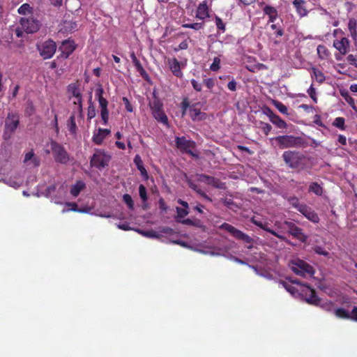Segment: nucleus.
Here are the masks:
<instances>
[{
    "mask_svg": "<svg viewBox=\"0 0 357 357\" xmlns=\"http://www.w3.org/2000/svg\"><path fill=\"white\" fill-rule=\"evenodd\" d=\"M204 84L208 89H212L215 86V81L212 78H206L204 79Z\"/></svg>",
    "mask_w": 357,
    "mask_h": 357,
    "instance_id": "50",
    "label": "nucleus"
},
{
    "mask_svg": "<svg viewBox=\"0 0 357 357\" xmlns=\"http://www.w3.org/2000/svg\"><path fill=\"white\" fill-rule=\"evenodd\" d=\"M67 126H68L69 131L72 134H75L76 132L77 126H76L75 117L74 114H72L70 116L69 119L68 120Z\"/></svg>",
    "mask_w": 357,
    "mask_h": 357,
    "instance_id": "34",
    "label": "nucleus"
},
{
    "mask_svg": "<svg viewBox=\"0 0 357 357\" xmlns=\"http://www.w3.org/2000/svg\"><path fill=\"white\" fill-rule=\"evenodd\" d=\"M68 93L74 98L81 96L80 89L76 84H71L68 86Z\"/></svg>",
    "mask_w": 357,
    "mask_h": 357,
    "instance_id": "29",
    "label": "nucleus"
},
{
    "mask_svg": "<svg viewBox=\"0 0 357 357\" xmlns=\"http://www.w3.org/2000/svg\"><path fill=\"white\" fill-rule=\"evenodd\" d=\"M333 46L340 52L341 54L345 55L349 52L350 42L348 38L344 37L340 40H334Z\"/></svg>",
    "mask_w": 357,
    "mask_h": 357,
    "instance_id": "16",
    "label": "nucleus"
},
{
    "mask_svg": "<svg viewBox=\"0 0 357 357\" xmlns=\"http://www.w3.org/2000/svg\"><path fill=\"white\" fill-rule=\"evenodd\" d=\"M259 128L264 132L266 135H268L272 130V127L270 124L264 122H260Z\"/></svg>",
    "mask_w": 357,
    "mask_h": 357,
    "instance_id": "47",
    "label": "nucleus"
},
{
    "mask_svg": "<svg viewBox=\"0 0 357 357\" xmlns=\"http://www.w3.org/2000/svg\"><path fill=\"white\" fill-rule=\"evenodd\" d=\"M299 212L302 213L307 219L314 223H317L319 221L318 215L314 212V210L305 204L302 208H300Z\"/></svg>",
    "mask_w": 357,
    "mask_h": 357,
    "instance_id": "17",
    "label": "nucleus"
},
{
    "mask_svg": "<svg viewBox=\"0 0 357 357\" xmlns=\"http://www.w3.org/2000/svg\"><path fill=\"white\" fill-rule=\"evenodd\" d=\"M182 26L183 28H188V29H192L196 31L200 30L203 29V24L202 23H192V24H183Z\"/></svg>",
    "mask_w": 357,
    "mask_h": 357,
    "instance_id": "44",
    "label": "nucleus"
},
{
    "mask_svg": "<svg viewBox=\"0 0 357 357\" xmlns=\"http://www.w3.org/2000/svg\"><path fill=\"white\" fill-rule=\"evenodd\" d=\"M134 163L136 165L137 169L140 172L141 175L143 176L144 180H147L149 178V175L147 171L144 167L143 161L141 157L139 155H136L134 158Z\"/></svg>",
    "mask_w": 357,
    "mask_h": 357,
    "instance_id": "21",
    "label": "nucleus"
},
{
    "mask_svg": "<svg viewBox=\"0 0 357 357\" xmlns=\"http://www.w3.org/2000/svg\"><path fill=\"white\" fill-rule=\"evenodd\" d=\"M139 197L142 199L144 204L147 202L148 197L146 193V189L143 185H139Z\"/></svg>",
    "mask_w": 357,
    "mask_h": 357,
    "instance_id": "42",
    "label": "nucleus"
},
{
    "mask_svg": "<svg viewBox=\"0 0 357 357\" xmlns=\"http://www.w3.org/2000/svg\"><path fill=\"white\" fill-rule=\"evenodd\" d=\"M176 144L178 149L189 153H192V149L195 146L194 142L187 139L185 137H176Z\"/></svg>",
    "mask_w": 357,
    "mask_h": 357,
    "instance_id": "12",
    "label": "nucleus"
},
{
    "mask_svg": "<svg viewBox=\"0 0 357 357\" xmlns=\"http://www.w3.org/2000/svg\"><path fill=\"white\" fill-rule=\"evenodd\" d=\"M284 225L289 234L302 242L307 241V237L303 233L302 229L297 227L294 223L291 222H284Z\"/></svg>",
    "mask_w": 357,
    "mask_h": 357,
    "instance_id": "9",
    "label": "nucleus"
},
{
    "mask_svg": "<svg viewBox=\"0 0 357 357\" xmlns=\"http://www.w3.org/2000/svg\"><path fill=\"white\" fill-rule=\"evenodd\" d=\"M220 229H225L229 232L234 238L242 240L245 243H251L253 240L251 237L243 233V231L237 229L232 225L228 223H223L220 226Z\"/></svg>",
    "mask_w": 357,
    "mask_h": 357,
    "instance_id": "6",
    "label": "nucleus"
},
{
    "mask_svg": "<svg viewBox=\"0 0 357 357\" xmlns=\"http://www.w3.org/2000/svg\"><path fill=\"white\" fill-rule=\"evenodd\" d=\"M136 231L146 237L154 238H158L160 237L159 234L153 230L141 231L139 229H137Z\"/></svg>",
    "mask_w": 357,
    "mask_h": 357,
    "instance_id": "40",
    "label": "nucleus"
},
{
    "mask_svg": "<svg viewBox=\"0 0 357 357\" xmlns=\"http://www.w3.org/2000/svg\"><path fill=\"white\" fill-rule=\"evenodd\" d=\"M154 118L159 122L162 123L164 125H168V119L164 111L162 109L160 111H155L153 114Z\"/></svg>",
    "mask_w": 357,
    "mask_h": 357,
    "instance_id": "27",
    "label": "nucleus"
},
{
    "mask_svg": "<svg viewBox=\"0 0 357 357\" xmlns=\"http://www.w3.org/2000/svg\"><path fill=\"white\" fill-rule=\"evenodd\" d=\"M345 120L343 117H337L333 122V126L338 128L339 129L344 130H345L344 126Z\"/></svg>",
    "mask_w": 357,
    "mask_h": 357,
    "instance_id": "37",
    "label": "nucleus"
},
{
    "mask_svg": "<svg viewBox=\"0 0 357 357\" xmlns=\"http://www.w3.org/2000/svg\"><path fill=\"white\" fill-rule=\"evenodd\" d=\"M293 6L295 8L297 14L303 17L307 15L308 11L305 7V1L304 0H294Z\"/></svg>",
    "mask_w": 357,
    "mask_h": 357,
    "instance_id": "18",
    "label": "nucleus"
},
{
    "mask_svg": "<svg viewBox=\"0 0 357 357\" xmlns=\"http://www.w3.org/2000/svg\"><path fill=\"white\" fill-rule=\"evenodd\" d=\"M309 192L315 194L316 195H321L323 192L322 187L316 182L312 183L309 187Z\"/></svg>",
    "mask_w": 357,
    "mask_h": 357,
    "instance_id": "33",
    "label": "nucleus"
},
{
    "mask_svg": "<svg viewBox=\"0 0 357 357\" xmlns=\"http://www.w3.org/2000/svg\"><path fill=\"white\" fill-rule=\"evenodd\" d=\"M312 73L313 76L315 77L316 80L319 83H321L325 80V76L324 75L323 73L321 70L315 68H313Z\"/></svg>",
    "mask_w": 357,
    "mask_h": 357,
    "instance_id": "39",
    "label": "nucleus"
},
{
    "mask_svg": "<svg viewBox=\"0 0 357 357\" xmlns=\"http://www.w3.org/2000/svg\"><path fill=\"white\" fill-rule=\"evenodd\" d=\"M20 25L22 29L28 33L36 32L40 26V23L34 17H22L20 20Z\"/></svg>",
    "mask_w": 357,
    "mask_h": 357,
    "instance_id": "5",
    "label": "nucleus"
},
{
    "mask_svg": "<svg viewBox=\"0 0 357 357\" xmlns=\"http://www.w3.org/2000/svg\"><path fill=\"white\" fill-rule=\"evenodd\" d=\"M272 104L278 109V111L280 113H282L283 114H287V115L289 114L287 107L284 104H282L281 102L276 100H273Z\"/></svg>",
    "mask_w": 357,
    "mask_h": 357,
    "instance_id": "35",
    "label": "nucleus"
},
{
    "mask_svg": "<svg viewBox=\"0 0 357 357\" xmlns=\"http://www.w3.org/2000/svg\"><path fill=\"white\" fill-rule=\"evenodd\" d=\"M31 9L32 8L29 4L24 3L18 8V13L20 15H26L27 13H31Z\"/></svg>",
    "mask_w": 357,
    "mask_h": 357,
    "instance_id": "45",
    "label": "nucleus"
},
{
    "mask_svg": "<svg viewBox=\"0 0 357 357\" xmlns=\"http://www.w3.org/2000/svg\"><path fill=\"white\" fill-rule=\"evenodd\" d=\"M50 145L56 162L67 164L70 161V155L61 144L52 140Z\"/></svg>",
    "mask_w": 357,
    "mask_h": 357,
    "instance_id": "2",
    "label": "nucleus"
},
{
    "mask_svg": "<svg viewBox=\"0 0 357 357\" xmlns=\"http://www.w3.org/2000/svg\"><path fill=\"white\" fill-rule=\"evenodd\" d=\"M190 186L194 190L197 191L199 194H200L203 197H204L205 199H206L208 200H211L210 198L204 192H202L201 190L198 189L197 186L195 184L190 183Z\"/></svg>",
    "mask_w": 357,
    "mask_h": 357,
    "instance_id": "52",
    "label": "nucleus"
},
{
    "mask_svg": "<svg viewBox=\"0 0 357 357\" xmlns=\"http://www.w3.org/2000/svg\"><path fill=\"white\" fill-rule=\"evenodd\" d=\"M101 110H107L108 101L103 97L98 100Z\"/></svg>",
    "mask_w": 357,
    "mask_h": 357,
    "instance_id": "51",
    "label": "nucleus"
},
{
    "mask_svg": "<svg viewBox=\"0 0 357 357\" xmlns=\"http://www.w3.org/2000/svg\"><path fill=\"white\" fill-rule=\"evenodd\" d=\"M65 29L68 31H73L77 29V25L75 22L72 21L65 22Z\"/></svg>",
    "mask_w": 357,
    "mask_h": 357,
    "instance_id": "48",
    "label": "nucleus"
},
{
    "mask_svg": "<svg viewBox=\"0 0 357 357\" xmlns=\"http://www.w3.org/2000/svg\"><path fill=\"white\" fill-rule=\"evenodd\" d=\"M167 64L172 74L176 77L183 76L182 69L186 66V61H178L176 58L168 59Z\"/></svg>",
    "mask_w": 357,
    "mask_h": 357,
    "instance_id": "7",
    "label": "nucleus"
},
{
    "mask_svg": "<svg viewBox=\"0 0 357 357\" xmlns=\"http://www.w3.org/2000/svg\"><path fill=\"white\" fill-rule=\"evenodd\" d=\"M303 291L305 292L304 299L307 303L314 305H321V300L316 296L314 289L305 286Z\"/></svg>",
    "mask_w": 357,
    "mask_h": 357,
    "instance_id": "14",
    "label": "nucleus"
},
{
    "mask_svg": "<svg viewBox=\"0 0 357 357\" xmlns=\"http://www.w3.org/2000/svg\"><path fill=\"white\" fill-rule=\"evenodd\" d=\"M193 89L197 91H201L202 89V84L198 82L197 80L192 79L190 81Z\"/></svg>",
    "mask_w": 357,
    "mask_h": 357,
    "instance_id": "54",
    "label": "nucleus"
},
{
    "mask_svg": "<svg viewBox=\"0 0 357 357\" xmlns=\"http://www.w3.org/2000/svg\"><path fill=\"white\" fill-rule=\"evenodd\" d=\"M314 251L316 253L319 254V255H324V256H326L328 255V252L326 251L324 248H322L321 247H316L314 248Z\"/></svg>",
    "mask_w": 357,
    "mask_h": 357,
    "instance_id": "64",
    "label": "nucleus"
},
{
    "mask_svg": "<svg viewBox=\"0 0 357 357\" xmlns=\"http://www.w3.org/2000/svg\"><path fill=\"white\" fill-rule=\"evenodd\" d=\"M123 102L125 103L126 105V109L128 112H132V105H130L128 99L126 98V97H123Z\"/></svg>",
    "mask_w": 357,
    "mask_h": 357,
    "instance_id": "63",
    "label": "nucleus"
},
{
    "mask_svg": "<svg viewBox=\"0 0 357 357\" xmlns=\"http://www.w3.org/2000/svg\"><path fill=\"white\" fill-rule=\"evenodd\" d=\"M178 218H184L188 214V210L186 208H176Z\"/></svg>",
    "mask_w": 357,
    "mask_h": 357,
    "instance_id": "57",
    "label": "nucleus"
},
{
    "mask_svg": "<svg viewBox=\"0 0 357 357\" xmlns=\"http://www.w3.org/2000/svg\"><path fill=\"white\" fill-rule=\"evenodd\" d=\"M84 188L85 183L82 181H77L76 183L71 187L70 194L74 197H76Z\"/></svg>",
    "mask_w": 357,
    "mask_h": 357,
    "instance_id": "26",
    "label": "nucleus"
},
{
    "mask_svg": "<svg viewBox=\"0 0 357 357\" xmlns=\"http://www.w3.org/2000/svg\"><path fill=\"white\" fill-rule=\"evenodd\" d=\"M289 267L295 274L303 278H311L314 273V268L312 266L299 259L291 261Z\"/></svg>",
    "mask_w": 357,
    "mask_h": 357,
    "instance_id": "1",
    "label": "nucleus"
},
{
    "mask_svg": "<svg viewBox=\"0 0 357 357\" xmlns=\"http://www.w3.org/2000/svg\"><path fill=\"white\" fill-rule=\"evenodd\" d=\"M208 17V8L205 1L199 3L196 13V17L199 20H204Z\"/></svg>",
    "mask_w": 357,
    "mask_h": 357,
    "instance_id": "20",
    "label": "nucleus"
},
{
    "mask_svg": "<svg viewBox=\"0 0 357 357\" xmlns=\"http://www.w3.org/2000/svg\"><path fill=\"white\" fill-rule=\"evenodd\" d=\"M189 115L192 120L194 121H202L206 117V114L202 113L200 111V109L196 108L195 105H192L190 107Z\"/></svg>",
    "mask_w": 357,
    "mask_h": 357,
    "instance_id": "19",
    "label": "nucleus"
},
{
    "mask_svg": "<svg viewBox=\"0 0 357 357\" xmlns=\"http://www.w3.org/2000/svg\"><path fill=\"white\" fill-rule=\"evenodd\" d=\"M279 285L282 286L288 292H289L292 296L295 297H296L297 295H300V294L298 292V290L296 289V288L291 284H287V282H281L279 283Z\"/></svg>",
    "mask_w": 357,
    "mask_h": 357,
    "instance_id": "30",
    "label": "nucleus"
},
{
    "mask_svg": "<svg viewBox=\"0 0 357 357\" xmlns=\"http://www.w3.org/2000/svg\"><path fill=\"white\" fill-rule=\"evenodd\" d=\"M282 158L286 164L292 168L297 167L301 163V155L298 152L284 151Z\"/></svg>",
    "mask_w": 357,
    "mask_h": 357,
    "instance_id": "8",
    "label": "nucleus"
},
{
    "mask_svg": "<svg viewBox=\"0 0 357 357\" xmlns=\"http://www.w3.org/2000/svg\"><path fill=\"white\" fill-rule=\"evenodd\" d=\"M19 124V116L17 114L10 112L8 114L5 122L6 132H13L17 128Z\"/></svg>",
    "mask_w": 357,
    "mask_h": 357,
    "instance_id": "11",
    "label": "nucleus"
},
{
    "mask_svg": "<svg viewBox=\"0 0 357 357\" xmlns=\"http://www.w3.org/2000/svg\"><path fill=\"white\" fill-rule=\"evenodd\" d=\"M188 47V43L187 40H184V41L181 42L177 47L174 48V51L178 52L179 50H186Z\"/></svg>",
    "mask_w": 357,
    "mask_h": 357,
    "instance_id": "58",
    "label": "nucleus"
},
{
    "mask_svg": "<svg viewBox=\"0 0 357 357\" xmlns=\"http://www.w3.org/2000/svg\"><path fill=\"white\" fill-rule=\"evenodd\" d=\"M215 24L218 29L222 30L223 31H225V24L220 17H215Z\"/></svg>",
    "mask_w": 357,
    "mask_h": 357,
    "instance_id": "61",
    "label": "nucleus"
},
{
    "mask_svg": "<svg viewBox=\"0 0 357 357\" xmlns=\"http://www.w3.org/2000/svg\"><path fill=\"white\" fill-rule=\"evenodd\" d=\"M199 181L211 185L216 188H220L219 180L215 178L214 177L206 176L204 174H201L199 176Z\"/></svg>",
    "mask_w": 357,
    "mask_h": 357,
    "instance_id": "22",
    "label": "nucleus"
},
{
    "mask_svg": "<svg viewBox=\"0 0 357 357\" xmlns=\"http://www.w3.org/2000/svg\"><path fill=\"white\" fill-rule=\"evenodd\" d=\"M317 50L318 56L321 59H326L328 57L329 52H328V49L324 45H318Z\"/></svg>",
    "mask_w": 357,
    "mask_h": 357,
    "instance_id": "31",
    "label": "nucleus"
},
{
    "mask_svg": "<svg viewBox=\"0 0 357 357\" xmlns=\"http://www.w3.org/2000/svg\"><path fill=\"white\" fill-rule=\"evenodd\" d=\"M307 93H308L309 96H310V98L314 100V102H317V98L316 96V91H315V89L312 86H311L309 88V89L307 90Z\"/></svg>",
    "mask_w": 357,
    "mask_h": 357,
    "instance_id": "55",
    "label": "nucleus"
},
{
    "mask_svg": "<svg viewBox=\"0 0 357 357\" xmlns=\"http://www.w3.org/2000/svg\"><path fill=\"white\" fill-rule=\"evenodd\" d=\"M109 160V155L102 150H97L91 158V165L98 169H102L108 165Z\"/></svg>",
    "mask_w": 357,
    "mask_h": 357,
    "instance_id": "4",
    "label": "nucleus"
},
{
    "mask_svg": "<svg viewBox=\"0 0 357 357\" xmlns=\"http://www.w3.org/2000/svg\"><path fill=\"white\" fill-rule=\"evenodd\" d=\"M65 204H66V206H70L71 208H68V209H66V208L63 209L62 210L63 213L68 212L70 211L79 212V213H87L88 212L86 210L77 208V205L75 202H66Z\"/></svg>",
    "mask_w": 357,
    "mask_h": 357,
    "instance_id": "32",
    "label": "nucleus"
},
{
    "mask_svg": "<svg viewBox=\"0 0 357 357\" xmlns=\"http://www.w3.org/2000/svg\"><path fill=\"white\" fill-rule=\"evenodd\" d=\"M103 93L104 89L102 86L101 85H98L95 92V96L97 100L103 98Z\"/></svg>",
    "mask_w": 357,
    "mask_h": 357,
    "instance_id": "53",
    "label": "nucleus"
},
{
    "mask_svg": "<svg viewBox=\"0 0 357 357\" xmlns=\"http://www.w3.org/2000/svg\"><path fill=\"white\" fill-rule=\"evenodd\" d=\"M0 181L3 182L6 185L13 187L14 188H18L21 185V181H17L15 178H8L0 174Z\"/></svg>",
    "mask_w": 357,
    "mask_h": 357,
    "instance_id": "24",
    "label": "nucleus"
},
{
    "mask_svg": "<svg viewBox=\"0 0 357 357\" xmlns=\"http://www.w3.org/2000/svg\"><path fill=\"white\" fill-rule=\"evenodd\" d=\"M37 49L40 56L44 59H48L52 58L56 50V45L53 40H49L38 44Z\"/></svg>",
    "mask_w": 357,
    "mask_h": 357,
    "instance_id": "3",
    "label": "nucleus"
},
{
    "mask_svg": "<svg viewBox=\"0 0 357 357\" xmlns=\"http://www.w3.org/2000/svg\"><path fill=\"white\" fill-rule=\"evenodd\" d=\"M348 29L350 32L351 37L354 41L357 40V21L351 18L349 20Z\"/></svg>",
    "mask_w": 357,
    "mask_h": 357,
    "instance_id": "23",
    "label": "nucleus"
},
{
    "mask_svg": "<svg viewBox=\"0 0 357 357\" xmlns=\"http://www.w3.org/2000/svg\"><path fill=\"white\" fill-rule=\"evenodd\" d=\"M101 118L105 125L107 124L109 119V111L107 110H101Z\"/></svg>",
    "mask_w": 357,
    "mask_h": 357,
    "instance_id": "56",
    "label": "nucleus"
},
{
    "mask_svg": "<svg viewBox=\"0 0 357 357\" xmlns=\"http://www.w3.org/2000/svg\"><path fill=\"white\" fill-rule=\"evenodd\" d=\"M271 28L273 29V30H275V35L277 36H282L283 35V31L282 29L278 27L277 24H272L271 25Z\"/></svg>",
    "mask_w": 357,
    "mask_h": 357,
    "instance_id": "60",
    "label": "nucleus"
},
{
    "mask_svg": "<svg viewBox=\"0 0 357 357\" xmlns=\"http://www.w3.org/2000/svg\"><path fill=\"white\" fill-rule=\"evenodd\" d=\"M335 314L339 318L351 319V313L342 307L336 309L335 310Z\"/></svg>",
    "mask_w": 357,
    "mask_h": 357,
    "instance_id": "36",
    "label": "nucleus"
},
{
    "mask_svg": "<svg viewBox=\"0 0 357 357\" xmlns=\"http://www.w3.org/2000/svg\"><path fill=\"white\" fill-rule=\"evenodd\" d=\"M289 203L298 211H300V208H302L305 204H300L299 200L296 197H291L288 199Z\"/></svg>",
    "mask_w": 357,
    "mask_h": 357,
    "instance_id": "38",
    "label": "nucleus"
},
{
    "mask_svg": "<svg viewBox=\"0 0 357 357\" xmlns=\"http://www.w3.org/2000/svg\"><path fill=\"white\" fill-rule=\"evenodd\" d=\"M252 222L255 225L259 227L260 228L263 229L264 230H265L268 232H269V230H271V229L269 227H268L267 223H264L260 220H255V219L252 220Z\"/></svg>",
    "mask_w": 357,
    "mask_h": 357,
    "instance_id": "49",
    "label": "nucleus"
},
{
    "mask_svg": "<svg viewBox=\"0 0 357 357\" xmlns=\"http://www.w3.org/2000/svg\"><path fill=\"white\" fill-rule=\"evenodd\" d=\"M236 82L233 79L228 83L227 88L231 91H235L236 90Z\"/></svg>",
    "mask_w": 357,
    "mask_h": 357,
    "instance_id": "62",
    "label": "nucleus"
},
{
    "mask_svg": "<svg viewBox=\"0 0 357 357\" xmlns=\"http://www.w3.org/2000/svg\"><path fill=\"white\" fill-rule=\"evenodd\" d=\"M275 140L282 149H285L296 146L298 139L291 135H283L277 137Z\"/></svg>",
    "mask_w": 357,
    "mask_h": 357,
    "instance_id": "10",
    "label": "nucleus"
},
{
    "mask_svg": "<svg viewBox=\"0 0 357 357\" xmlns=\"http://www.w3.org/2000/svg\"><path fill=\"white\" fill-rule=\"evenodd\" d=\"M271 122L280 129H285L287 127V123L277 114L273 116Z\"/></svg>",
    "mask_w": 357,
    "mask_h": 357,
    "instance_id": "28",
    "label": "nucleus"
},
{
    "mask_svg": "<svg viewBox=\"0 0 357 357\" xmlns=\"http://www.w3.org/2000/svg\"><path fill=\"white\" fill-rule=\"evenodd\" d=\"M110 130L98 128L93 132L92 140L98 145H100L104 139L110 134Z\"/></svg>",
    "mask_w": 357,
    "mask_h": 357,
    "instance_id": "15",
    "label": "nucleus"
},
{
    "mask_svg": "<svg viewBox=\"0 0 357 357\" xmlns=\"http://www.w3.org/2000/svg\"><path fill=\"white\" fill-rule=\"evenodd\" d=\"M29 161H31L32 164L36 167L39 166L40 165V159L35 155L33 150L25 154L24 162L26 163Z\"/></svg>",
    "mask_w": 357,
    "mask_h": 357,
    "instance_id": "25",
    "label": "nucleus"
},
{
    "mask_svg": "<svg viewBox=\"0 0 357 357\" xmlns=\"http://www.w3.org/2000/svg\"><path fill=\"white\" fill-rule=\"evenodd\" d=\"M123 200L128 205V208L130 210H132L134 208V203L130 195H129L128 194H125L123 196Z\"/></svg>",
    "mask_w": 357,
    "mask_h": 357,
    "instance_id": "46",
    "label": "nucleus"
},
{
    "mask_svg": "<svg viewBox=\"0 0 357 357\" xmlns=\"http://www.w3.org/2000/svg\"><path fill=\"white\" fill-rule=\"evenodd\" d=\"M313 122L314 124H316L320 127H324V128L325 127L324 124L321 121V116L319 114L314 115Z\"/></svg>",
    "mask_w": 357,
    "mask_h": 357,
    "instance_id": "59",
    "label": "nucleus"
},
{
    "mask_svg": "<svg viewBox=\"0 0 357 357\" xmlns=\"http://www.w3.org/2000/svg\"><path fill=\"white\" fill-rule=\"evenodd\" d=\"M76 45L73 40H66L62 42L59 50L61 52V56L67 59L75 50Z\"/></svg>",
    "mask_w": 357,
    "mask_h": 357,
    "instance_id": "13",
    "label": "nucleus"
},
{
    "mask_svg": "<svg viewBox=\"0 0 357 357\" xmlns=\"http://www.w3.org/2000/svg\"><path fill=\"white\" fill-rule=\"evenodd\" d=\"M263 11H264V14H266V15L268 16V17L270 16H273L274 15L278 14V11L275 8H274L271 6H268V5L264 6V8H263Z\"/></svg>",
    "mask_w": 357,
    "mask_h": 357,
    "instance_id": "41",
    "label": "nucleus"
},
{
    "mask_svg": "<svg viewBox=\"0 0 357 357\" xmlns=\"http://www.w3.org/2000/svg\"><path fill=\"white\" fill-rule=\"evenodd\" d=\"M220 68V59L219 57H215L213 63L210 66V70L214 72L219 70Z\"/></svg>",
    "mask_w": 357,
    "mask_h": 357,
    "instance_id": "43",
    "label": "nucleus"
}]
</instances>
